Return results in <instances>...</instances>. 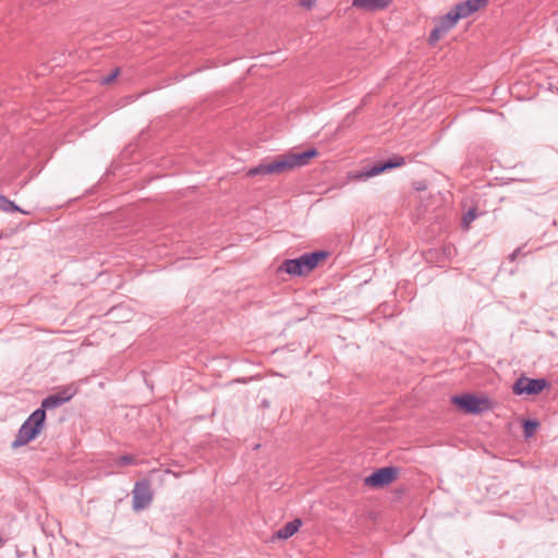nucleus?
<instances>
[{
  "mask_svg": "<svg viewBox=\"0 0 558 558\" xmlns=\"http://www.w3.org/2000/svg\"><path fill=\"white\" fill-rule=\"evenodd\" d=\"M549 384L544 378L532 379L525 376L519 377L512 386L514 395H537L542 392Z\"/></svg>",
  "mask_w": 558,
  "mask_h": 558,
  "instance_id": "423d86ee",
  "label": "nucleus"
},
{
  "mask_svg": "<svg viewBox=\"0 0 558 558\" xmlns=\"http://www.w3.org/2000/svg\"><path fill=\"white\" fill-rule=\"evenodd\" d=\"M393 0H352V5L356 9L374 12L387 9Z\"/></svg>",
  "mask_w": 558,
  "mask_h": 558,
  "instance_id": "9d476101",
  "label": "nucleus"
},
{
  "mask_svg": "<svg viewBox=\"0 0 558 558\" xmlns=\"http://www.w3.org/2000/svg\"><path fill=\"white\" fill-rule=\"evenodd\" d=\"M461 19L462 17L460 15H458V11L453 7L447 14H445L444 16L440 17L437 25L445 33H447L448 31L453 28L456 26V24L458 23V21Z\"/></svg>",
  "mask_w": 558,
  "mask_h": 558,
  "instance_id": "f8f14e48",
  "label": "nucleus"
},
{
  "mask_svg": "<svg viewBox=\"0 0 558 558\" xmlns=\"http://www.w3.org/2000/svg\"><path fill=\"white\" fill-rule=\"evenodd\" d=\"M488 1L489 0H465L457 3L454 9L458 11V15L465 19L485 8L488 4Z\"/></svg>",
  "mask_w": 558,
  "mask_h": 558,
  "instance_id": "1a4fd4ad",
  "label": "nucleus"
},
{
  "mask_svg": "<svg viewBox=\"0 0 558 558\" xmlns=\"http://www.w3.org/2000/svg\"><path fill=\"white\" fill-rule=\"evenodd\" d=\"M318 155L317 149L311 148L302 153H288L278 156L269 162H262L247 171L248 177L281 174L308 163L310 159Z\"/></svg>",
  "mask_w": 558,
  "mask_h": 558,
  "instance_id": "f257e3e1",
  "label": "nucleus"
},
{
  "mask_svg": "<svg viewBox=\"0 0 558 558\" xmlns=\"http://www.w3.org/2000/svg\"><path fill=\"white\" fill-rule=\"evenodd\" d=\"M63 403V400L58 395H50L47 398H45L41 401V407L39 409H44V412L46 413V410L56 409L58 407H61Z\"/></svg>",
  "mask_w": 558,
  "mask_h": 558,
  "instance_id": "ddd939ff",
  "label": "nucleus"
},
{
  "mask_svg": "<svg viewBox=\"0 0 558 558\" xmlns=\"http://www.w3.org/2000/svg\"><path fill=\"white\" fill-rule=\"evenodd\" d=\"M301 525L302 521L300 519L290 521L286 523L281 529H279L274 537L279 539H288L299 531Z\"/></svg>",
  "mask_w": 558,
  "mask_h": 558,
  "instance_id": "9b49d317",
  "label": "nucleus"
},
{
  "mask_svg": "<svg viewBox=\"0 0 558 558\" xmlns=\"http://www.w3.org/2000/svg\"><path fill=\"white\" fill-rule=\"evenodd\" d=\"M0 210L4 213H23L26 214L23 209H21L14 202L10 201L8 197L0 194Z\"/></svg>",
  "mask_w": 558,
  "mask_h": 558,
  "instance_id": "4468645a",
  "label": "nucleus"
},
{
  "mask_svg": "<svg viewBox=\"0 0 558 558\" xmlns=\"http://www.w3.org/2000/svg\"><path fill=\"white\" fill-rule=\"evenodd\" d=\"M134 458L130 454H125V456H121L118 460H117V464L119 466H124V465H129V464H132L134 463Z\"/></svg>",
  "mask_w": 558,
  "mask_h": 558,
  "instance_id": "aec40b11",
  "label": "nucleus"
},
{
  "mask_svg": "<svg viewBox=\"0 0 558 558\" xmlns=\"http://www.w3.org/2000/svg\"><path fill=\"white\" fill-rule=\"evenodd\" d=\"M132 508L138 512L148 508L154 499V492L148 480L137 481L132 490Z\"/></svg>",
  "mask_w": 558,
  "mask_h": 558,
  "instance_id": "20e7f679",
  "label": "nucleus"
},
{
  "mask_svg": "<svg viewBox=\"0 0 558 558\" xmlns=\"http://www.w3.org/2000/svg\"><path fill=\"white\" fill-rule=\"evenodd\" d=\"M46 421L44 409L35 410L20 427L12 448H19L34 440L43 430Z\"/></svg>",
  "mask_w": 558,
  "mask_h": 558,
  "instance_id": "7ed1b4c3",
  "label": "nucleus"
},
{
  "mask_svg": "<svg viewBox=\"0 0 558 558\" xmlns=\"http://www.w3.org/2000/svg\"><path fill=\"white\" fill-rule=\"evenodd\" d=\"M327 256L326 251L305 253L298 258L286 259L280 269L292 276H306Z\"/></svg>",
  "mask_w": 558,
  "mask_h": 558,
  "instance_id": "f03ea898",
  "label": "nucleus"
},
{
  "mask_svg": "<svg viewBox=\"0 0 558 558\" xmlns=\"http://www.w3.org/2000/svg\"><path fill=\"white\" fill-rule=\"evenodd\" d=\"M405 165V159L402 156H395L392 159H389L384 162H378L376 165H373L371 167L364 168L363 171L357 173L354 178L356 179H368L375 175H378L386 170L395 169L398 167H401Z\"/></svg>",
  "mask_w": 558,
  "mask_h": 558,
  "instance_id": "6e6552de",
  "label": "nucleus"
},
{
  "mask_svg": "<svg viewBox=\"0 0 558 558\" xmlns=\"http://www.w3.org/2000/svg\"><path fill=\"white\" fill-rule=\"evenodd\" d=\"M76 393V389L73 388L72 386H68L65 388H63L61 391L57 392L56 395H58L62 400H63V403L70 401Z\"/></svg>",
  "mask_w": 558,
  "mask_h": 558,
  "instance_id": "dca6fc26",
  "label": "nucleus"
},
{
  "mask_svg": "<svg viewBox=\"0 0 558 558\" xmlns=\"http://www.w3.org/2000/svg\"><path fill=\"white\" fill-rule=\"evenodd\" d=\"M538 426V423L536 421L526 420L523 424V432L524 436L526 438L533 436V434L536 432V428Z\"/></svg>",
  "mask_w": 558,
  "mask_h": 558,
  "instance_id": "f3484780",
  "label": "nucleus"
},
{
  "mask_svg": "<svg viewBox=\"0 0 558 558\" xmlns=\"http://www.w3.org/2000/svg\"><path fill=\"white\" fill-rule=\"evenodd\" d=\"M314 3V0H302L301 5L307 9H311Z\"/></svg>",
  "mask_w": 558,
  "mask_h": 558,
  "instance_id": "412c9836",
  "label": "nucleus"
},
{
  "mask_svg": "<svg viewBox=\"0 0 558 558\" xmlns=\"http://www.w3.org/2000/svg\"><path fill=\"white\" fill-rule=\"evenodd\" d=\"M521 248H517L510 256H509V259L510 260H514L517 258V256L519 255Z\"/></svg>",
  "mask_w": 558,
  "mask_h": 558,
  "instance_id": "4be33fe9",
  "label": "nucleus"
},
{
  "mask_svg": "<svg viewBox=\"0 0 558 558\" xmlns=\"http://www.w3.org/2000/svg\"><path fill=\"white\" fill-rule=\"evenodd\" d=\"M477 217V213H476V209L475 208H471L469 209L463 218H462V227L464 229H469L470 228V225L472 223L473 220H475Z\"/></svg>",
  "mask_w": 558,
  "mask_h": 558,
  "instance_id": "2eb2a0df",
  "label": "nucleus"
},
{
  "mask_svg": "<svg viewBox=\"0 0 558 558\" xmlns=\"http://www.w3.org/2000/svg\"><path fill=\"white\" fill-rule=\"evenodd\" d=\"M119 74H120V69L117 68L108 76L101 77L100 82L102 85H108V84L112 83L118 77Z\"/></svg>",
  "mask_w": 558,
  "mask_h": 558,
  "instance_id": "a211bd4d",
  "label": "nucleus"
},
{
  "mask_svg": "<svg viewBox=\"0 0 558 558\" xmlns=\"http://www.w3.org/2000/svg\"><path fill=\"white\" fill-rule=\"evenodd\" d=\"M445 34L446 33L438 25H436V27L430 32V35H429L430 44H434L435 41H437Z\"/></svg>",
  "mask_w": 558,
  "mask_h": 558,
  "instance_id": "6ab92c4d",
  "label": "nucleus"
},
{
  "mask_svg": "<svg viewBox=\"0 0 558 558\" xmlns=\"http://www.w3.org/2000/svg\"><path fill=\"white\" fill-rule=\"evenodd\" d=\"M452 402L465 413L480 414L490 410V401L486 398H477L472 395L454 396Z\"/></svg>",
  "mask_w": 558,
  "mask_h": 558,
  "instance_id": "39448f33",
  "label": "nucleus"
},
{
  "mask_svg": "<svg viewBox=\"0 0 558 558\" xmlns=\"http://www.w3.org/2000/svg\"><path fill=\"white\" fill-rule=\"evenodd\" d=\"M398 476V469L395 466H385L376 470L364 480L368 487L381 488L392 483Z\"/></svg>",
  "mask_w": 558,
  "mask_h": 558,
  "instance_id": "0eeeda50",
  "label": "nucleus"
}]
</instances>
